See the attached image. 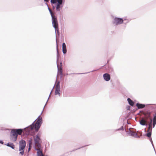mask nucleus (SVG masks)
Wrapping results in <instances>:
<instances>
[{"label": "nucleus", "mask_w": 156, "mask_h": 156, "mask_svg": "<svg viewBox=\"0 0 156 156\" xmlns=\"http://www.w3.org/2000/svg\"><path fill=\"white\" fill-rule=\"evenodd\" d=\"M34 139L35 144L38 148L41 147V145L40 143L41 140L40 136L38 134L34 136Z\"/></svg>", "instance_id": "7"}, {"label": "nucleus", "mask_w": 156, "mask_h": 156, "mask_svg": "<svg viewBox=\"0 0 156 156\" xmlns=\"http://www.w3.org/2000/svg\"><path fill=\"white\" fill-rule=\"evenodd\" d=\"M156 124V114L154 115L153 121V127L154 128Z\"/></svg>", "instance_id": "16"}, {"label": "nucleus", "mask_w": 156, "mask_h": 156, "mask_svg": "<svg viewBox=\"0 0 156 156\" xmlns=\"http://www.w3.org/2000/svg\"><path fill=\"white\" fill-rule=\"evenodd\" d=\"M26 142L25 140H21L19 142V151L20 154L23 155L24 154V149L26 146Z\"/></svg>", "instance_id": "3"}, {"label": "nucleus", "mask_w": 156, "mask_h": 156, "mask_svg": "<svg viewBox=\"0 0 156 156\" xmlns=\"http://www.w3.org/2000/svg\"><path fill=\"white\" fill-rule=\"evenodd\" d=\"M123 22V19L120 18L114 17L112 21V23L114 25L117 26L122 24Z\"/></svg>", "instance_id": "5"}, {"label": "nucleus", "mask_w": 156, "mask_h": 156, "mask_svg": "<svg viewBox=\"0 0 156 156\" xmlns=\"http://www.w3.org/2000/svg\"><path fill=\"white\" fill-rule=\"evenodd\" d=\"M29 142V146H30L32 144V138L30 139Z\"/></svg>", "instance_id": "23"}, {"label": "nucleus", "mask_w": 156, "mask_h": 156, "mask_svg": "<svg viewBox=\"0 0 156 156\" xmlns=\"http://www.w3.org/2000/svg\"><path fill=\"white\" fill-rule=\"evenodd\" d=\"M0 143L1 144H3V142L2 140H0Z\"/></svg>", "instance_id": "28"}, {"label": "nucleus", "mask_w": 156, "mask_h": 156, "mask_svg": "<svg viewBox=\"0 0 156 156\" xmlns=\"http://www.w3.org/2000/svg\"><path fill=\"white\" fill-rule=\"evenodd\" d=\"M44 1L46 2H48V0H44Z\"/></svg>", "instance_id": "30"}, {"label": "nucleus", "mask_w": 156, "mask_h": 156, "mask_svg": "<svg viewBox=\"0 0 156 156\" xmlns=\"http://www.w3.org/2000/svg\"><path fill=\"white\" fill-rule=\"evenodd\" d=\"M129 134L132 136L136 138H139L140 136H137V134L135 133L130 131L129 133Z\"/></svg>", "instance_id": "12"}, {"label": "nucleus", "mask_w": 156, "mask_h": 156, "mask_svg": "<svg viewBox=\"0 0 156 156\" xmlns=\"http://www.w3.org/2000/svg\"><path fill=\"white\" fill-rule=\"evenodd\" d=\"M150 140L151 142V144L154 149V150H155V149H154V144H153V141H152V138H150Z\"/></svg>", "instance_id": "25"}, {"label": "nucleus", "mask_w": 156, "mask_h": 156, "mask_svg": "<svg viewBox=\"0 0 156 156\" xmlns=\"http://www.w3.org/2000/svg\"><path fill=\"white\" fill-rule=\"evenodd\" d=\"M152 108H156V107H152Z\"/></svg>", "instance_id": "33"}, {"label": "nucleus", "mask_w": 156, "mask_h": 156, "mask_svg": "<svg viewBox=\"0 0 156 156\" xmlns=\"http://www.w3.org/2000/svg\"><path fill=\"white\" fill-rule=\"evenodd\" d=\"M150 113H148V116H148V117H150Z\"/></svg>", "instance_id": "29"}, {"label": "nucleus", "mask_w": 156, "mask_h": 156, "mask_svg": "<svg viewBox=\"0 0 156 156\" xmlns=\"http://www.w3.org/2000/svg\"><path fill=\"white\" fill-rule=\"evenodd\" d=\"M48 9L49 11V10H51L48 7Z\"/></svg>", "instance_id": "32"}, {"label": "nucleus", "mask_w": 156, "mask_h": 156, "mask_svg": "<svg viewBox=\"0 0 156 156\" xmlns=\"http://www.w3.org/2000/svg\"><path fill=\"white\" fill-rule=\"evenodd\" d=\"M36 122L34 123L35 121L30 126L24 129V130L26 132L27 134H29L33 129H34L36 132H37L42 123V118L40 115L36 119Z\"/></svg>", "instance_id": "1"}, {"label": "nucleus", "mask_w": 156, "mask_h": 156, "mask_svg": "<svg viewBox=\"0 0 156 156\" xmlns=\"http://www.w3.org/2000/svg\"><path fill=\"white\" fill-rule=\"evenodd\" d=\"M63 0H56L57 2L59 4H64L62 2Z\"/></svg>", "instance_id": "22"}, {"label": "nucleus", "mask_w": 156, "mask_h": 156, "mask_svg": "<svg viewBox=\"0 0 156 156\" xmlns=\"http://www.w3.org/2000/svg\"><path fill=\"white\" fill-rule=\"evenodd\" d=\"M56 50L57 52V66L58 67V72L61 75L62 74V62L60 63V67H59L58 65V57H59V55H58V46L57 43V46H56Z\"/></svg>", "instance_id": "6"}, {"label": "nucleus", "mask_w": 156, "mask_h": 156, "mask_svg": "<svg viewBox=\"0 0 156 156\" xmlns=\"http://www.w3.org/2000/svg\"><path fill=\"white\" fill-rule=\"evenodd\" d=\"M103 76L104 79L106 81H109L110 79V76L109 74L107 73L104 74Z\"/></svg>", "instance_id": "9"}, {"label": "nucleus", "mask_w": 156, "mask_h": 156, "mask_svg": "<svg viewBox=\"0 0 156 156\" xmlns=\"http://www.w3.org/2000/svg\"><path fill=\"white\" fill-rule=\"evenodd\" d=\"M62 52L63 53L66 54L67 52L66 45L65 43H63L62 44Z\"/></svg>", "instance_id": "13"}, {"label": "nucleus", "mask_w": 156, "mask_h": 156, "mask_svg": "<svg viewBox=\"0 0 156 156\" xmlns=\"http://www.w3.org/2000/svg\"><path fill=\"white\" fill-rule=\"evenodd\" d=\"M52 26L55 28L56 34V37L57 32L58 33V24L56 18L55 16L52 18Z\"/></svg>", "instance_id": "4"}, {"label": "nucleus", "mask_w": 156, "mask_h": 156, "mask_svg": "<svg viewBox=\"0 0 156 156\" xmlns=\"http://www.w3.org/2000/svg\"><path fill=\"white\" fill-rule=\"evenodd\" d=\"M22 132V130L21 129H12L10 136L11 141L12 142L16 141L17 140L18 135H21Z\"/></svg>", "instance_id": "2"}, {"label": "nucleus", "mask_w": 156, "mask_h": 156, "mask_svg": "<svg viewBox=\"0 0 156 156\" xmlns=\"http://www.w3.org/2000/svg\"><path fill=\"white\" fill-rule=\"evenodd\" d=\"M64 4H59L57 3L56 5V10L57 11H60L62 9Z\"/></svg>", "instance_id": "10"}, {"label": "nucleus", "mask_w": 156, "mask_h": 156, "mask_svg": "<svg viewBox=\"0 0 156 156\" xmlns=\"http://www.w3.org/2000/svg\"><path fill=\"white\" fill-rule=\"evenodd\" d=\"M136 106L138 109L143 108L145 107V105L144 104L137 103L136 104Z\"/></svg>", "instance_id": "14"}, {"label": "nucleus", "mask_w": 156, "mask_h": 156, "mask_svg": "<svg viewBox=\"0 0 156 156\" xmlns=\"http://www.w3.org/2000/svg\"><path fill=\"white\" fill-rule=\"evenodd\" d=\"M152 119H150V122L148 124V129L150 130L151 129L152 130Z\"/></svg>", "instance_id": "19"}, {"label": "nucleus", "mask_w": 156, "mask_h": 156, "mask_svg": "<svg viewBox=\"0 0 156 156\" xmlns=\"http://www.w3.org/2000/svg\"><path fill=\"white\" fill-rule=\"evenodd\" d=\"M152 130L150 129L147 130L148 133L147 134V136L149 137H151V131Z\"/></svg>", "instance_id": "18"}, {"label": "nucleus", "mask_w": 156, "mask_h": 156, "mask_svg": "<svg viewBox=\"0 0 156 156\" xmlns=\"http://www.w3.org/2000/svg\"><path fill=\"white\" fill-rule=\"evenodd\" d=\"M51 92H52V91H51V92H50V95H49V96H50V94H51Z\"/></svg>", "instance_id": "34"}, {"label": "nucleus", "mask_w": 156, "mask_h": 156, "mask_svg": "<svg viewBox=\"0 0 156 156\" xmlns=\"http://www.w3.org/2000/svg\"><path fill=\"white\" fill-rule=\"evenodd\" d=\"M30 150V146H29V147L28 148V150Z\"/></svg>", "instance_id": "31"}, {"label": "nucleus", "mask_w": 156, "mask_h": 156, "mask_svg": "<svg viewBox=\"0 0 156 156\" xmlns=\"http://www.w3.org/2000/svg\"><path fill=\"white\" fill-rule=\"evenodd\" d=\"M128 101L129 104L131 106H133L134 105V103L133 101L129 98L127 99Z\"/></svg>", "instance_id": "17"}, {"label": "nucleus", "mask_w": 156, "mask_h": 156, "mask_svg": "<svg viewBox=\"0 0 156 156\" xmlns=\"http://www.w3.org/2000/svg\"><path fill=\"white\" fill-rule=\"evenodd\" d=\"M56 88H60L59 82H58L57 83L56 86Z\"/></svg>", "instance_id": "21"}, {"label": "nucleus", "mask_w": 156, "mask_h": 156, "mask_svg": "<svg viewBox=\"0 0 156 156\" xmlns=\"http://www.w3.org/2000/svg\"><path fill=\"white\" fill-rule=\"evenodd\" d=\"M7 145L8 146L11 147V148H12L13 149H14V145L12 143H8L7 144Z\"/></svg>", "instance_id": "20"}, {"label": "nucleus", "mask_w": 156, "mask_h": 156, "mask_svg": "<svg viewBox=\"0 0 156 156\" xmlns=\"http://www.w3.org/2000/svg\"><path fill=\"white\" fill-rule=\"evenodd\" d=\"M39 148H35V150L37 151V156H44L42 153V150H41L40 147Z\"/></svg>", "instance_id": "11"}, {"label": "nucleus", "mask_w": 156, "mask_h": 156, "mask_svg": "<svg viewBox=\"0 0 156 156\" xmlns=\"http://www.w3.org/2000/svg\"><path fill=\"white\" fill-rule=\"evenodd\" d=\"M60 89L56 88L55 93V95H58L60 96Z\"/></svg>", "instance_id": "15"}, {"label": "nucleus", "mask_w": 156, "mask_h": 156, "mask_svg": "<svg viewBox=\"0 0 156 156\" xmlns=\"http://www.w3.org/2000/svg\"><path fill=\"white\" fill-rule=\"evenodd\" d=\"M144 115H145V116H146V115L145 114H144Z\"/></svg>", "instance_id": "35"}, {"label": "nucleus", "mask_w": 156, "mask_h": 156, "mask_svg": "<svg viewBox=\"0 0 156 156\" xmlns=\"http://www.w3.org/2000/svg\"><path fill=\"white\" fill-rule=\"evenodd\" d=\"M123 19V21H124V20H127V22H129V20H127V19H126V18H124V19Z\"/></svg>", "instance_id": "27"}, {"label": "nucleus", "mask_w": 156, "mask_h": 156, "mask_svg": "<svg viewBox=\"0 0 156 156\" xmlns=\"http://www.w3.org/2000/svg\"><path fill=\"white\" fill-rule=\"evenodd\" d=\"M147 118L144 119V118L140 120L139 122L140 124L142 126H147Z\"/></svg>", "instance_id": "8"}, {"label": "nucleus", "mask_w": 156, "mask_h": 156, "mask_svg": "<svg viewBox=\"0 0 156 156\" xmlns=\"http://www.w3.org/2000/svg\"><path fill=\"white\" fill-rule=\"evenodd\" d=\"M51 3L55 4L57 2L56 0H51Z\"/></svg>", "instance_id": "24"}, {"label": "nucleus", "mask_w": 156, "mask_h": 156, "mask_svg": "<svg viewBox=\"0 0 156 156\" xmlns=\"http://www.w3.org/2000/svg\"><path fill=\"white\" fill-rule=\"evenodd\" d=\"M50 13V14L51 15V17L52 18H53V17H55V16H54L52 14V11H51V10H49V11Z\"/></svg>", "instance_id": "26"}]
</instances>
